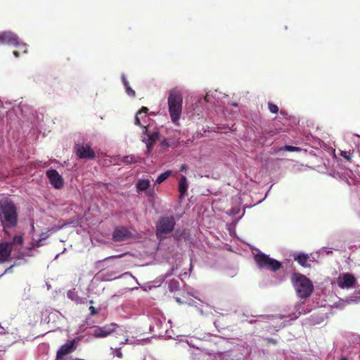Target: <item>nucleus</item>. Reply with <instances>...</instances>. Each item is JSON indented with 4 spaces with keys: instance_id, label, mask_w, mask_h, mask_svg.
<instances>
[{
    "instance_id": "nucleus-22",
    "label": "nucleus",
    "mask_w": 360,
    "mask_h": 360,
    "mask_svg": "<svg viewBox=\"0 0 360 360\" xmlns=\"http://www.w3.org/2000/svg\"><path fill=\"white\" fill-rule=\"evenodd\" d=\"M24 243V238L22 236H15L13 238V240L10 244L13 245H22Z\"/></svg>"
},
{
    "instance_id": "nucleus-32",
    "label": "nucleus",
    "mask_w": 360,
    "mask_h": 360,
    "mask_svg": "<svg viewBox=\"0 0 360 360\" xmlns=\"http://www.w3.org/2000/svg\"><path fill=\"white\" fill-rule=\"evenodd\" d=\"M187 169H188L187 165L184 164V165H182L181 166L180 170H181V172H183V171H186Z\"/></svg>"
},
{
    "instance_id": "nucleus-20",
    "label": "nucleus",
    "mask_w": 360,
    "mask_h": 360,
    "mask_svg": "<svg viewBox=\"0 0 360 360\" xmlns=\"http://www.w3.org/2000/svg\"><path fill=\"white\" fill-rule=\"evenodd\" d=\"M122 80L123 84L125 87L127 94L129 96L134 97L136 96V92L134 90H133L131 88L129 82L127 81V78L125 77V76L124 75L122 76Z\"/></svg>"
},
{
    "instance_id": "nucleus-11",
    "label": "nucleus",
    "mask_w": 360,
    "mask_h": 360,
    "mask_svg": "<svg viewBox=\"0 0 360 360\" xmlns=\"http://www.w3.org/2000/svg\"><path fill=\"white\" fill-rule=\"evenodd\" d=\"M115 324L111 323L102 327L98 326L94 330L92 335L96 338H105L115 331Z\"/></svg>"
},
{
    "instance_id": "nucleus-38",
    "label": "nucleus",
    "mask_w": 360,
    "mask_h": 360,
    "mask_svg": "<svg viewBox=\"0 0 360 360\" xmlns=\"http://www.w3.org/2000/svg\"><path fill=\"white\" fill-rule=\"evenodd\" d=\"M5 234L9 235V233L7 231H4Z\"/></svg>"
},
{
    "instance_id": "nucleus-36",
    "label": "nucleus",
    "mask_w": 360,
    "mask_h": 360,
    "mask_svg": "<svg viewBox=\"0 0 360 360\" xmlns=\"http://www.w3.org/2000/svg\"><path fill=\"white\" fill-rule=\"evenodd\" d=\"M56 231V229L54 228H51L49 230V231Z\"/></svg>"
},
{
    "instance_id": "nucleus-30",
    "label": "nucleus",
    "mask_w": 360,
    "mask_h": 360,
    "mask_svg": "<svg viewBox=\"0 0 360 360\" xmlns=\"http://www.w3.org/2000/svg\"><path fill=\"white\" fill-rule=\"evenodd\" d=\"M123 256V255H113V256H110V257H108L104 259V260H108V259H115V258H120V257H122Z\"/></svg>"
},
{
    "instance_id": "nucleus-15",
    "label": "nucleus",
    "mask_w": 360,
    "mask_h": 360,
    "mask_svg": "<svg viewBox=\"0 0 360 360\" xmlns=\"http://www.w3.org/2000/svg\"><path fill=\"white\" fill-rule=\"evenodd\" d=\"M188 189L187 179L185 176H182L179 181L178 190L179 192V199L182 200L186 193Z\"/></svg>"
},
{
    "instance_id": "nucleus-37",
    "label": "nucleus",
    "mask_w": 360,
    "mask_h": 360,
    "mask_svg": "<svg viewBox=\"0 0 360 360\" xmlns=\"http://www.w3.org/2000/svg\"><path fill=\"white\" fill-rule=\"evenodd\" d=\"M340 360H348L347 357L342 356Z\"/></svg>"
},
{
    "instance_id": "nucleus-31",
    "label": "nucleus",
    "mask_w": 360,
    "mask_h": 360,
    "mask_svg": "<svg viewBox=\"0 0 360 360\" xmlns=\"http://www.w3.org/2000/svg\"><path fill=\"white\" fill-rule=\"evenodd\" d=\"M48 237L46 233H43L41 234V238H39V241L46 239Z\"/></svg>"
},
{
    "instance_id": "nucleus-35",
    "label": "nucleus",
    "mask_w": 360,
    "mask_h": 360,
    "mask_svg": "<svg viewBox=\"0 0 360 360\" xmlns=\"http://www.w3.org/2000/svg\"><path fill=\"white\" fill-rule=\"evenodd\" d=\"M41 241H39V239L37 241V245L39 247L41 244Z\"/></svg>"
},
{
    "instance_id": "nucleus-26",
    "label": "nucleus",
    "mask_w": 360,
    "mask_h": 360,
    "mask_svg": "<svg viewBox=\"0 0 360 360\" xmlns=\"http://www.w3.org/2000/svg\"><path fill=\"white\" fill-rule=\"evenodd\" d=\"M285 150L290 152L300 151L301 148L296 146H285Z\"/></svg>"
},
{
    "instance_id": "nucleus-33",
    "label": "nucleus",
    "mask_w": 360,
    "mask_h": 360,
    "mask_svg": "<svg viewBox=\"0 0 360 360\" xmlns=\"http://www.w3.org/2000/svg\"><path fill=\"white\" fill-rule=\"evenodd\" d=\"M162 146H169V144L167 143V141L166 140H164L162 141Z\"/></svg>"
},
{
    "instance_id": "nucleus-23",
    "label": "nucleus",
    "mask_w": 360,
    "mask_h": 360,
    "mask_svg": "<svg viewBox=\"0 0 360 360\" xmlns=\"http://www.w3.org/2000/svg\"><path fill=\"white\" fill-rule=\"evenodd\" d=\"M340 155L342 157H343L347 161L350 162L351 159H352V158L353 156V151L352 152H351V151L347 152V151L342 150L340 152Z\"/></svg>"
},
{
    "instance_id": "nucleus-17",
    "label": "nucleus",
    "mask_w": 360,
    "mask_h": 360,
    "mask_svg": "<svg viewBox=\"0 0 360 360\" xmlns=\"http://www.w3.org/2000/svg\"><path fill=\"white\" fill-rule=\"evenodd\" d=\"M15 47L18 48V50L13 51V55L18 58L21 53H27V46L26 44L22 43L18 39V44H15Z\"/></svg>"
},
{
    "instance_id": "nucleus-12",
    "label": "nucleus",
    "mask_w": 360,
    "mask_h": 360,
    "mask_svg": "<svg viewBox=\"0 0 360 360\" xmlns=\"http://www.w3.org/2000/svg\"><path fill=\"white\" fill-rule=\"evenodd\" d=\"M18 37L11 32H3L0 33V45L9 44L14 46L18 44Z\"/></svg>"
},
{
    "instance_id": "nucleus-8",
    "label": "nucleus",
    "mask_w": 360,
    "mask_h": 360,
    "mask_svg": "<svg viewBox=\"0 0 360 360\" xmlns=\"http://www.w3.org/2000/svg\"><path fill=\"white\" fill-rule=\"evenodd\" d=\"M133 238L131 231L123 226L116 227L113 231L112 239L115 242H122Z\"/></svg>"
},
{
    "instance_id": "nucleus-14",
    "label": "nucleus",
    "mask_w": 360,
    "mask_h": 360,
    "mask_svg": "<svg viewBox=\"0 0 360 360\" xmlns=\"http://www.w3.org/2000/svg\"><path fill=\"white\" fill-rule=\"evenodd\" d=\"M13 248L12 244L7 242L0 243V262H4L11 256Z\"/></svg>"
},
{
    "instance_id": "nucleus-7",
    "label": "nucleus",
    "mask_w": 360,
    "mask_h": 360,
    "mask_svg": "<svg viewBox=\"0 0 360 360\" xmlns=\"http://www.w3.org/2000/svg\"><path fill=\"white\" fill-rule=\"evenodd\" d=\"M75 153L79 159H94L96 153L90 146L77 143L75 146Z\"/></svg>"
},
{
    "instance_id": "nucleus-18",
    "label": "nucleus",
    "mask_w": 360,
    "mask_h": 360,
    "mask_svg": "<svg viewBox=\"0 0 360 360\" xmlns=\"http://www.w3.org/2000/svg\"><path fill=\"white\" fill-rule=\"evenodd\" d=\"M295 260L298 262L302 266L307 267L309 266L308 264L309 256L307 254L300 253L294 257Z\"/></svg>"
},
{
    "instance_id": "nucleus-29",
    "label": "nucleus",
    "mask_w": 360,
    "mask_h": 360,
    "mask_svg": "<svg viewBox=\"0 0 360 360\" xmlns=\"http://www.w3.org/2000/svg\"><path fill=\"white\" fill-rule=\"evenodd\" d=\"M89 311H90V314L91 316L96 315L98 313V311L96 310V309L93 306H90Z\"/></svg>"
},
{
    "instance_id": "nucleus-16",
    "label": "nucleus",
    "mask_w": 360,
    "mask_h": 360,
    "mask_svg": "<svg viewBox=\"0 0 360 360\" xmlns=\"http://www.w3.org/2000/svg\"><path fill=\"white\" fill-rule=\"evenodd\" d=\"M120 160L127 165H131L133 163L141 162L142 159L139 156L131 155L120 158Z\"/></svg>"
},
{
    "instance_id": "nucleus-24",
    "label": "nucleus",
    "mask_w": 360,
    "mask_h": 360,
    "mask_svg": "<svg viewBox=\"0 0 360 360\" xmlns=\"http://www.w3.org/2000/svg\"><path fill=\"white\" fill-rule=\"evenodd\" d=\"M268 108L271 112L274 114L278 113L279 110L278 107L276 104L270 102L268 103Z\"/></svg>"
},
{
    "instance_id": "nucleus-4",
    "label": "nucleus",
    "mask_w": 360,
    "mask_h": 360,
    "mask_svg": "<svg viewBox=\"0 0 360 360\" xmlns=\"http://www.w3.org/2000/svg\"><path fill=\"white\" fill-rule=\"evenodd\" d=\"M255 261L260 269H266L276 271L281 268V263L276 259L271 258L264 253H258L254 257Z\"/></svg>"
},
{
    "instance_id": "nucleus-10",
    "label": "nucleus",
    "mask_w": 360,
    "mask_h": 360,
    "mask_svg": "<svg viewBox=\"0 0 360 360\" xmlns=\"http://www.w3.org/2000/svg\"><path fill=\"white\" fill-rule=\"evenodd\" d=\"M77 341L75 339L68 340L64 345L60 346L56 352V359H60L64 356L72 353L77 349Z\"/></svg>"
},
{
    "instance_id": "nucleus-13",
    "label": "nucleus",
    "mask_w": 360,
    "mask_h": 360,
    "mask_svg": "<svg viewBox=\"0 0 360 360\" xmlns=\"http://www.w3.org/2000/svg\"><path fill=\"white\" fill-rule=\"evenodd\" d=\"M356 278L350 274H344L338 281V286L341 288H349L354 285Z\"/></svg>"
},
{
    "instance_id": "nucleus-34",
    "label": "nucleus",
    "mask_w": 360,
    "mask_h": 360,
    "mask_svg": "<svg viewBox=\"0 0 360 360\" xmlns=\"http://www.w3.org/2000/svg\"><path fill=\"white\" fill-rule=\"evenodd\" d=\"M208 97H209V96L207 94V95L205 96V98H204V99H205V101L206 102H208V101H209V100H208Z\"/></svg>"
},
{
    "instance_id": "nucleus-21",
    "label": "nucleus",
    "mask_w": 360,
    "mask_h": 360,
    "mask_svg": "<svg viewBox=\"0 0 360 360\" xmlns=\"http://www.w3.org/2000/svg\"><path fill=\"white\" fill-rule=\"evenodd\" d=\"M172 174L170 170H167L162 174H160L155 180L156 184H161L164 181H165Z\"/></svg>"
},
{
    "instance_id": "nucleus-27",
    "label": "nucleus",
    "mask_w": 360,
    "mask_h": 360,
    "mask_svg": "<svg viewBox=\"0 0 360 360\" xmlns=\"http://www.w3.org/2000/svg\"><path fill=\"white\" fill-rule=\"evenodd\" d=\"M148 108L147 107L143 106L138 112L137 114L143 116V114H144L143 117H146V114L148 112Z\"/></svg>"
},
{
    "instance_id": "nucleus-6",
    "label": "nucleus",
    "mask_w": 360,
    "mask_h": 360,
    "mask_svg": "<svg viewBox=\"0 0 360 360\" xmlns=\"http://www.w3.org/2000/svg\"><path fill=\"white\" fill-rule=\"evenodd\" d=\"M142 134V141L146 145L147 152L150 153L157 141L160 139V132L158 129L150 131L148 127H143Z\"/></svg>"
},
{
    "instance_id": "nucleus-19",
    "label": "nucleus",
    "mask_w": 360,
    "mask_h": 360,
    "mask_svg": "<svg viewBox=\"0 0 360 360\" xmlns=\"http://www.w3.org/2000/svg\"><path fill=\"white\" fill-rule=\"evenodd\" d=\"M150 185V182L148 179H139L136 184V188L139 191H146Z\"/></svg>"
},
{
    "instance_id": "nucleus-1",
    "label": "nucleus",
    "mask_w": 360,
    "mask_h": 360,
    "mask_svg": "<svg viewBox=\"0 0 360 360\" xmlns=\"http://www.w3.org/2000/svg\"><path fill=\"white\" fill-rule=\"evenodd\" d=\"M18 221V209L13 201L8 198L1 199L0 200V221L4 229L15 227Z\"/></svg>"
},
{
    "instance_id": "nucleus-9",
    "label": "nucleus",
    "mask_w": 360,
    "mask_h": 360,
    "mask_svg": "<svg viewBox=\"0 0 360 360\" xmlns=\"http://www.w3.org/2000/svg\"><path fill=\"white\" fill-rule=\"evenodd\" d=\"M46 175L54 188L60 189L63 186V179L56 169L47 170Z\"/></svg>"
},
{
    "instance_id": "nucleus-28",
    "label": "nucleus",
    "mask_w": 360,
    "mask_h": 360,
    "mask_svg": "<svg viewBox=\"0 0 360 360\" xmlns=\"http://www.w3.org/2000/svg\"><path fill=\"white\" fill-rule=\"evenodd\" d=\"M265 340L269 344L276 345L278 343L277 340L273 339V338H267L265 339Z\"/></svg>"
},
{
    "instance_id": "nucleus-41",
    "label": "nucleus",
    "mask_w": 360,
    "mask_h": 360,
    "mask_svg": "<svg viewBox=\"0 0 360 360\" xmlns=\"http://www.w3.org/2000/svg\"><path fill=\"white\" fill-rule=\"evenodd\" d=\"M118 356L121 357L122 356V354H119Z\"/></svg>"
},
{
    "instance_id": "nucleus-40",
    "label": "nucleus",
    "mask_w": 360,
    "mask_h": 360,
    "mask_svg": "<svg viewBox=\"0 0 360 360\" xmlns=\"http://www.w3.org/2000/svg\"><path fill=\"white\" fill-rule=\"evenodd\" d=\"M75 360H84V359H79V358H77V359H76Z\"/></svg>"
},
{
    "instance_id": "nucleus-2",
    "label": "nucleus",
    "mask_w": 360,
    "mask_h": 360,
    "mask_svg": "<svg viewBox=\"0 0 360 360\" xmlns=\"http://www.w3.org/2000/svg\"><path fill=\"white\" fill-rule=\"evenodd\" d=\"M291 281L297 296L302 299L309 297L314 290L311 281L303 274L294 273L292 275Z\"/></svg>"
},
{
    "instance_id": "nucleus-39",
    "label": "nucleus",
    "mask_w": 360,
    "mask_h": 360,
    "mask_svg": "<svg viewBox=\"0 0 360 360\" xmlns=\"http://www.w3.org/2000/svg\"><path fill=\"white\" fill-rule=\"evenodd\" d=\"M89 303H90V304H93V303H94V301H93V300H90V301H89Z\"/></svg>"
},
{
    "instance_id": "nucleus-25",
    "label": "nucleus",
    "mask_w": 360,
    "mask_h": 360,
    "mask_svg": "<svg viewBox=\"0 0 360 360\" xmlns=\"http://www.w3.org/2000/svg\"><path fill=\"white\" fill-rule=\"evenodd\" d=\"M143 116H141L139 114L136 113V117H135V121H134V124L137 126H139V127H141L143 128V127H145L144 125H143L141 122V119H143Z\"/></svg>"
},
{
    "instance_id": "nucleus-5",
    "label": "nucleus",
    "mask_w": 360,
    "mask_h": 360,
    "mask_svg": "<svg viewBox=\"0 0 360 360\" xmlns=\"http://www.w3.org/2000/svg\"><path fill=\"white\" fill-rule=\"evenodd\" d=\"M176 224L174 216L162 217L159 219L156 224V235L158 238L170 233L174 231Z\"/></svg>"
},
{
    "instance_id": "nucleus-3",
    "label": "nucleus",
    "mask_w": 360,
    "mask_h": 360,
    "mask_svg": "<svg viewBox=\"0 0 360 360\" xmlns=\"http://www.w3.org/2000/svg\"><path fill=\"white\" fill-rule=\"evenodd\" d=\"M169 112L172 122L177 124L182 112L183 97L180 92L172 90L168 98Z\"/></svg>"
}]
</instances>
